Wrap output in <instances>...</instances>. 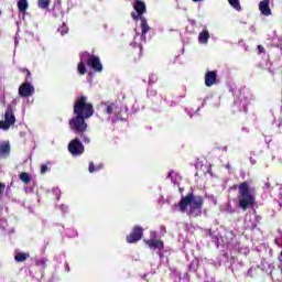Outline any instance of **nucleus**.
<instances>
[{
  "mask_svg": "<svg viewBox=\"0 0 282 282\" xmlns=\"http://www.w3.org/2000/svg\"><path fill=\"white\" fill-rule=\"evenodd\" d=\"M58 32L61 33L62 36H65V34H67V32H69V28H67V24L63 23L58 28Z\"/></svg>",
  "mask_w": 282,
  "mask_h": 282,
  "instance_id": "obj_26",
  "label": "nucleus"
},
{
  "mask_svg": "<svg viewBox=\"0 0 282 282\" xmlns=\"http://www.w3.org/2000/svg\"><path fill=\"white\" fill-rule=\"evenodd\" d=\"M29 8L28 0L18 1V10L19 12H25Z\"/></svg>",
  "mask_w": 282,
  "mask_h": 282,
  "instance_id": "obj_21",
  "label": "nucleus"
},
{
  "mask_svg": "<svg viewBox=\"0 0 282 282\" xmlns=\"http://www.w3.org/2000/svg\"><path fill=\"white\" fill-rule=\"evenodd\" d=\"M148 98L151 102V105H158L159 100H158V91L156 90H148Z\"/></svg>",
  "mask_w": 282,
  "mask_h": 282,
  "instance_id": "obj_16",
  "label": "nucleus"
},
{
  "mask_svg": "<svg viewBox=\"0 0 282 282\" xmlns=\"http://www.w3.org/2000/svg\"><path fill=\"white\" fill-rule=\"evenodd\" d=\"M28 259H30V253L18 252L14 256V261H17V263H23V261H28Z\"/></svg>",
  "mask_w": 282,
  "mask_h": 282,
  "instance_id": "obj_14",
  "label": "nucleus"
},
{
  "mask_svg": "<svg viewBox=\"0 0 282 282\" xmlns=\"http://www.w3.org/2000/svg\"><path fill=\"white\" fill-rule=\"evenodd\" d=\"M84 133L85 132H82V133H79V135H80L82 140L85 142V144H89L91 142V140Z\"/></svg>",
  "mask_w": 282,
  "mask_h": 282,
  "instance_id": "obj_27",
  "label": "nucleus"
},
{
  "mask_svg": "<svg viewBox=\"0 0 282 282\" xmlns=\"http://www.w3.org/2000/svg\"><path fill=\"white\" fill-rule=\"evenodd\" d=\"M175 172L172 170V171H170L169 172V174H167V176H166V180H173V174H174Z\"/></svg>",
  "mask_w": 282,
  "mask_h": 282,
  "instance_id": "obj_31",
  "label": "nucleus"
},
{
  "mask_svg": "<svg viewBox=\"0 0 282 282\" xmlns=\"http://www.w3.org/2000/svg\"><path fill=\"white\" fill-rule=\"evenodd\" d=\"M52 3L51 0H39L37 6L41 8V10H47L50 8V4Z\"/></svg>",
  "mask_w": 282,
  "mask_h": 282,
  "instance_id": "obj_23",
  "label": "nucleus"
},
{
  "mask_svg": "<svg viewBox=\"0 0 282 282\" xmlns=\"http://www.w3.org/2000/svg\"><path fill=\"white\" fill-rule=\"evenodd\" d=\"M4 191H6V184L0 182V197L1 195H3Z\"/></svg>",
  "mask_w": 282,
  "mask_h": 282,
  "instance_id": "obj_30",
  "label": "nucleus"
},
{
  "mask_svg": "<svg viewBox=\"0 0 282 282\" xmlns=\"http://www.w3.org/2000/svg\"><path fill=\"white\" fill-rule=\"evenodd\" d=\"M280 274H281V278L278 279V281H282V268H281V270H280Z\"/></svg>",
  "mask_w": 282,
  "mask_h": 282,
  "instance_id": "obj_33",
  "label": "nucleus"
},
{
  "mask_svg": "<svg viewBox=\"0 0 282 282\" xmlns=\"http://www.w3.org/2000/svg\"><path fill=\"white\" fill-rule=\"evenodd\" d=\"M19 178L21 180V182H23V184H30V182H32V176H30L28 172H22L19 175Z\"/></svg>",
  "mask_w": 282,
  "mask_h": 282,
  "instance_id": "obj_20",
  "label": "nucleus"
},
{
  "mask_svg": "<svg viewBox=\"0 0 282 282\" xmlns=\"http://www.w3.org/2000/svg\"><path fill=\"white\" fill-rule=\"evenodd\" d=\"M21 74H25L24 83H32V73L28 68H19Z\"/></svg>",
  "mask_w": 282,
  "mask_h": 282,
  "instance_id": "obj_19",
  "label": "nucleus"
},
{
  "mask_svg": "<svg viewBox=\"0 0 282 282\" xmlns=\"http://www.w3.org/2000/svg\"><path fill=\"white\" fill-rule=\"evenodd\" d=\"M144 243L149 246L151 250H164V241L162 240L150 239L144 240Z\"/></svg>",
  "mask_w": 282,
  "mask_h": 282,
  "instance_id": "obj_11",
  "label": "nucleus"
},
{
  "mask_svg": "<svg viewBox=\"0 0 282 282\" xmlns=\"http://www.w3.org/2000/svg\"><path fill=\"white\" fill-rule=\"evenodd\" d=\"M73 113L75 117L68 121L70 131L85 133L87 131V122L85 120L94 116V104L88 101L87 96H78L73 106Z\"/></svg>",
  "mask_w": 282,
  "mask_h": 282,
  "instance_id": "obj_1",
  "label": "nucleus"
},
{
  "mask_svg": "<svg viewBox=\"0 0 282 282\" xmlns=\"http://www.w3.org/2000/svg\"><path fill=\"white\" fill-rule=\"evenodd\" d=\"M259 10L263 17H270V14H272V9H270V0L260 1Z\"/></svg>",
  "mask_w": 282,
  "mask_h": 282,
  "instance_id": "obj_12",
  "label": "nucleus"
},
{
  "mask_svg": "<svg viewBox=\"0 0 282 282\" xmlns=\"http://www.w3.org/2000/svg\"><path fill=\"white\" fill-rule=\"evenodd\" d=\"M217 84V70H207L205 74V85L206 87H213Z\"/></svg>",
  "mask_w": 282,
  "mask_h": 282,
  "instance_id": "obj_10",
  "label": "nucleus"
},
{
  "mask_svg": "<svg viewBox=\"0 0 282 282\" xmlns=\"http://www.w3.org/2000/svg\"><path fill=\"white\" fill-rule=\"evenodd\" d=\"M77 69L82 76H85V74H87V66H85V63L83 61L78 63Z\"/></svg>",
  "mask_w": 282,
  "mask_h": 282,
  "instance_id": "obj_24",
  "label": "nucleus"
},
{
  "mask_svg": "<svg viewBox=\"0 0 282 282\" xmlns=\"http://www.w3.org/2000/svg\"><path fill=\"white\" fill-rule=\"evenodd\" d=\"M17 122V117H14V109L12 106H8L4 112V120L0 121V129L8 131Z\"/></svg>",
  "mask_w": 282,
  "mask_h": 282,
  "instance_id": "obj_5",
  "label": "nucleus"
},
{
  "mask_svg": "<svg viewBox=\"0 0 282 282\" xmlns=\"http://www.w3.org/2000/svg\"><path fill=\"white\" fill-rule=\"evenodd\" d=\"M68 152L75 158L85 153V145H83L80 139L75 138L70 140V142L68 143Z\"/></svg>",
  "mask_w": 282,
  "mask_h": 282,
  "instance_id": "obj_6",
  "label": "nucleus"
},
{
  "mask_svg": "<svg viewBox=\"0 0 282 282\" xmlns=\"http://www.w3.org/2000/svg\"><path fill=\"white\" fill-rule=\"evenodd\" d=\"M36 268H41L42 270H45L47 268V262L45 259H40L35 261Z\"/></svg>",
  "mask_w": 282,
  "mask_h": 282,
  "instance_id": "obj_25",
  "label": "nucleus"
},
{
  "mask_svg": "<svg viewBox=\"0 0 282 282\" xmlns=\"http://www.w3.org/2000/svg\"><path fill=\"white\" fill-rule=\"evenodd\" d=\"M194 3H199L202 1H205V0H192Z\"/></svg>",
  "mask_w": 282,
  "mask_h": 282,
  "instance_id": "obj_32",
  "label": "nucleus"
},
{
  "mask_svg": "<svg viewBox=\"0 0 282 282\" xmlns=\"http://www.w3.org/2000/svg\"><path fill=\"white\" fill-rule=\"evenodd\" d=\"M132 6L135 11H132L130 17L134 21H141V39L147 41V34H149L151 30V26H149V23L147 22V18H144V14H147V3L142 0H134Z\"/></svg>",
  "mask_w": 282,
  "mask_h": 282,
  "instance_id": "obj_4",
  "label": "nucleus"
},
{
  "mask_svg": "<svg viewBox=\"0 0 282 282\" xmlns=\"http://www.w3.org/2000/svg\"><path fill=\"white\" fill-rule=\"evenodd\" d=\"M85 54L88 56L86 65H88V67H90L94 72H102V63H100V57L96 55H90L87 52H85L84 55Z\"/></svg>",
  "mask_w": 282,
  "mask_h": 282,
  "instance_id": "obj_8",
  "label": "nucleus"
},
{
  "mask_svg": "<svg viewBox=\"0 0 282 282\" xmlns=\"http://www.w3.org/2000/svg\"><path fill=\"white\" fill-rule=\"evenodd\" d=\"M45 173H47V165L46 164H42L41 165V174L45 175Z\"/></svg>",
  "mask_w": 282,
  "mask_h": 282,
  "instance_id": "obj_29",
  "label": "nucleus"
},
{
  "mask_svg": "<svg viewBox=\"0 0 282 282\" xmlns=\"http://www.w3.org/2000/svg\"><path fill=\"white\" fill-rule=\"evenodd\" d=\"M144 235V229L141 226H134L132 231L126 237L127 243H138Z\"/></svg>",
  "mask_w": 282,
  "mask_h": 282,
  "instance_id": "obj_7",
  "label": "nucleus"
},
{
  "mask_svg": "<svg viewBox=\"0 0 282 282\" xmlns=\"http://www.w3.org/2000/svg\"><path fill=\"white\" fill-rule=\"evenodd\" d=\"M10 153V142L0 143V155H8Z\"/></svg>",
  "mask_w": 282,
  "mask_h": 282,
  "instance_id": "obj_18",
  "label": "nucleus"
},
{
  "mask_svg": "<svg viewBox=\"0 0 282 282\" xmlns=\"http://www.w3.org/2000/svg\"><path fill=\"white\" fill-rule=\"evenodd\" d=\"M105 169V165L102 163L94 164V162L89 163L88 171L89 173H98V171H102Z\"/></svg>",
  "mask_w": 282,
  "mask_h": 282,
  "instance_id": "obj_17",
  "label": "nucleus"
},
{
  "mask_svg": "<svg viewBox=\"0 0 282 282\" xmlns=\"http://www.w3.org/2000/svg\"><path fill=\"white\" fill-rule=\"evenodd\" d=\"M32 82H24L19 87V96L21 98H30V96L34 95V86L31 84Z\"/></svg>",
  "mask_w": 282,
  "mask_h": 282,
  "instance_id": "obj_9",
  "label": "nucleus"
},
{
  "mask_svg": "<svg viewBox=\"0 0 282 282\" xmlns=\"http://www.w3.org/2000/svg\"><path fill=\"white\" fill-rule=\"evenodd\" d=\"M228 3L234 10H237V12H241V2H239V0H228Z\"/></svg>",
  "mask_w": 282,
  "mask_h": 282,
  "instance_id": "obj_22",
  "label": "nucleus"
},
{
  "mask_svg": "<svg viewBox=\"0 0 282 282\" xmlns=\"http://www.w3.org/2000/svg\"><path fill=\"white\" fill-rule=\"evenodd\" d=\"M258 54H265V48L261 44L258 45Z\"/></svg>",
  "mask_w": 282,
  "mask_h": 282,
  "instance_id": "obj_28",
  "label": "nucleus"
},
{
  "mask_svg": "<svg viewBox=\"0 0 282 282\" xmlns=\"http://www.w3.org/2000/svg\"><path fill=\"white\" fill-rule=\"evenodd\" d=\"M230 189L238 191V206L241 210L246 212L248 208H254V204H257V194L254 188L250 187V183L245 181L240 184H234Z\"/></svg>",
  "mask_w": 282,
  "mask_h": 282,
  "instance_id": "obj_2",
  "label": "nucleus"
},
{
  "mask_svg": "<svg viewBox=\"0 0 282 282\" xmlns=\"http://www.w3.org/2000/svg\"><path fill=\"white\" fill-rule=\"evenodd\" d=\"M189 206V210H188ZM204 208V197L195 196L194 193H188L186 196H183L178 202L180 213H186L189 217H199L202 216V209Z\"/></svg>",
  "mask_w": 282,
  "mask_h": 282,
  "instance_id": "obj_3",
  "label": "nucleus"
},
{
  "mask_svg": "<svg viewBox=\"0 0 282 282\" xmlns=\"http://www.w3.org/2000/svg\"><path fill=\"white\" fill-rule=\"evenodd\" d=\"M0 14H1V11H0Z\"/></svg>",
  "mask_w": 282,
  "mask_h": 282,
  "instance_id": "obj_34",
  "label": "nucleus"
},
{
  "mask_svg": "<svg viewBox=\"0 0 282 282\" xmlns=\"http://www.w3.org/2000/svg\"><path fill=\"white\" fill-rule=\"evenodd\" d=\"M208 39H210V33H208V30H203L199 34H198V42L206 44L208 43Z\"/></svg>",
  "mask_w": 282,
  "mask_h": 282,
  "instance_id": "obj_15",
  "label": "nucleus"
},
{
  "mask_svg": "<svg viewBox=\"0 0 282 282\" xmlns=\"http://www.w3.org/2000/svg\"><path fill=\"white\" fill-rule=\"evenodd\" d=\"M106 113L111 116V113H120V107H118V104H106Z\"/></svg>",
  "mask_w": 282,
  "mask_h": 282,
  "instance_id": "obj_13",
  "label": "nucleus"
}]
</instances>
